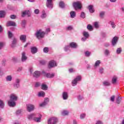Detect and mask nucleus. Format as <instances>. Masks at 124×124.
<instances>
[{
    "label": "nucleus",
    "instance_id": "680f3d73",
    "mask_svg": "<svg viewBox=\"0 0 124 124\" xmlns=\"http://www.w3.org/2000/svg\"><path fill=\"white\" fill-rule=\"evenodd\" d=\"M94 26L95 28H98V22H94Z\"/></svg>",
    "mask_w": 124,
    "mask_h": 124
},
{
    "label": "nucleus",
    "instance_id": "f704fd0d",
    "mask_svg": "<svg viewBox=\"0 0 124 124\" xmlns=\"http://www.w3.org/2000/svg\"><path fill=\"white\" fill-rule=\"evenodd\" d=\"M5 16V11H0V18H3Z\"/></svg>",
    "mask_w": 124,
    "mask_h": 124
},
{
    "label": "nucleus",
    "instance_id": "4be33fe9",
    "mask_svg": "<svg viewBox=\"0 0 124 124\" xmlns=\"http://www.w3.org/2000/svg\"><path fill=\"white\" fill-rule=\"evenodd\" d=\"M41 74V73L40 71H36L34 72L33 76V77H35V78H38L39 76H40V75Z\"/></svg>",
    "mask_w": 124,
    "mask_h": 124
},
{
    "label": "nucleus",
    "instance_id": "72a5a7b5",
    "mask_svg": "<svg viewBox=\"0 0 124 124\" xmlns=\"http://www.w3.org/2000/svg\"><path fill=\"white\" fill-rule=\"evenodd\" d=\"M6 80L7 81V82H9L10 81H12V76H7L6 77Z\"/></svg>",
    "mask_w": 124,
    "mask_h": 124
},
{
    "label": "nucleus",
    "instance_id": "2eb2a0df",
    "mask_svg": "<svg viewBox=\"0 0 124 124\" xmlns=\"http://www.w3.org/2000/svg\"><path fill=\"white\" fill-rule=\"evenodd\" d=\"M16 44H17V39L16 38H13V40L12 41V44L11 45V47H12V48H14L16 47Z\"/></svg>",
    "mask_w": 124,
    "mask_h": 124
},
{
    "label": "nucleus",
    "instance_id": "603ef678",
    "mask_svg": "<svg viewBox=\"0 0 124 124\" xmlns=\"http://www.w3.org/2000/svg\"><path fill=\"white\" fill-rule=\"evenodd\" d=\"M85 55L86 57H90V56H91V52H90L89 51H86L85 52Z\"/></svg>",
    "mask_w": 124,
    "mask_h": 124
},
{
    "label": "nucleus",
    "instance_id": "aec40b11",
    "mask_svg": "<svg viewBox=\"0 0 124 124\" xmlns=\"http://www.w3.org/2000/svg\"><path fill=\"white\" fill-rule=\"evenodd\" d=\"M20 40L23 43H25L27 41V35H21L20 36Z\"/></svg>",
    "mask_w": 124,
    "mask_h": 124
},
{
    "label": "nucleus",
    "instance_id": "393cba45",
    "mask_svg": "<svg viewBox=\"0 0 124 124\" xmlns=\"http://www.w3.org/2000/svg\"><path fill=\"white\" fill-rule=\"evenodd\" d=\"M36 114L35 113L28 114L27 116V118L28 119V120H30V121H31L32 119H34V117L35 116Z\"/></svg>",
    "mask_w": 124,
    "mask_h": 124
},
{
    "label": "nucleus",
    "instance_id": "a18cd8bd",
    "mask_svg": "<svg viewBox=\"0 0 124 124\" xmlns=\"http://www.w3.org/2000/svg\"><path fill=\"white\" fill-rule=\"evenodd\" d=\"M38 95L39 97L44 96V95H45V93H44V92H39Z\"/></svg>",
    "mask_w": 124,
    "mask_h": 124
},
{
    "label": "nucleus",
    "instance_id": "c756f323",
    "mask_svg": "<svg viewBox=\"0 0 124 124\" xmlns=\"http://www.w3.org/2000/svg\"><path fill=\"white\" fill-rule=\"evenodd\" d=\"M47 17V15H46V13H45V11H43L42 12V15L41 16V17L42 19H45Z\"/></svg>",
    "mask_w": 124,
    "mask_h": 124
},
{
    "label": "nucleus",
    "instance_id": "a878e982",
    "mask_svg": "<svg viewBox=\"0 0 124 124\" xmlns=\"http://www.w3.org/2000/svg\"><path fill=\"white\" fill-rule=\"evenodd\" d=\"M46 76L47 77V78H54V77H55V74L47 73L46 74Z\"/></svg>",
    "mask_w": 124,
    "mask_h": 124
},
{
    "label": "nucleus",
    "instance_id": "6e6552de",
    "mask_svg": "<svg viewBox=\"0 0 124 124\" xmlns=\"http://www.w3.org/2000/svg\"><path fill=\"white\" fill-rule=\"evenodd\" d=\"M118 37L117 36H115L113 37L111 40V45L113 47L116 46L117 45V43H118Z\"/></svg>",
    "mask_w": 124,
    "mask_h": 124
},
{
    "label": "nucleus",
    "instance_id": "c9c22d12",
    "mask_svg": "<svg viewBox=\"0 0 124 124\" xmlns=\"http://www.w3.org/2000/svg\"><path fill=\"white\" fill-rule=\"evenodd\" d=\"M106 12L105 11H101L99 13V16L100 18H104V16L105 15Z\"/></svg>",
    "mask_w": 124,
    "mask_h": 124
},
{
    "label": "nucleus",
    "instance_id": "4468645a",
    "mask_svg": "<svg viewBox=\"0 0 124 124\" xmlns=\"http://www.w3.org/2000/svg\"><path fill=\"white\" fill-rule=\"evenodd\" d=\"M7 27H16V23L14 21H9L7 23Z\"/></svg>",
    "mask_w": 124,
    "mask_h": 124
},
{
    "label": "nucleus",
    "instance_id": "0eeeda50",
    "mask_svg": "<svg viewBox=\"0 0 124 124\" xmlns=\"http://www.w3.org/2000/svg\"><path fill=\"white\" fill-rule=\"evenodd\" d=\"M53 0H46V6L47 8L49 9H52L53 8Z\"/></svg>",
    "mask_w": 124,
    "mask_h": 124
},
{
    "label": "nucleus",
    "instance_id": "6ab92c4d",
    "mask_svg": "<svg viewBox=\"0 0 124 124\" xmlns=\"http://www.w3.org/2000/svg\"><path fill=\"white\" fill-rule=\"evenodd\" d=\"M28 59V57L26 56V52H23L22 53L21 61L22 62H26Z\"/></svg>",
    "mask_w": 124,
    "mask_h": 124
},
{
    "label": "nucleus",
    "instance_id": "ddd939ff",
    "mask_svg": "<svg viewBox=\"0 0 124 124\" xmlns=\"http://www.w3.org/2000/svg\"><path fill=\"white\" fill-rule=\"evenodd\" d=\"M49 102V98H46L44 102L42 103L39 105L40 107H44V106H46V105H47L48 104V103Z\"/></svg>",
    "mask_w": 124,
    "mask_h": 124
},
{
    "label": "nucleus",
    "instance_id": "864d4df0",
    "mask_svg": "<svg viewBox=\"0 0 124 124\" xmlns=\"http://www.w3.org/2000/svg\"><path fill=\"white\" fill-rule=\"evenodd\" d=\"M10 18L11 19H16L17 18V16L15 15H11L10 16Z\"/></svg>",
    "mask_w": 124,
    "mask_h": 124
},
{
    "label": "nucleus",
    "instance_id": "69168bd1",
    "mask_svg": "<svg viewBox=\"0 0 124 124\" xmlns=\"http://www.w3.org/2000/svg\"><path fill=\"white\" fill-rule=\"evenodd\" d=\"M87 38H88L84 37H83L81 38V40H82V41H85L86 40H87Z\"/></svg>",
    "mask_w": 124,
    "mask_h": 124
},
{
    "label": "nucleus",
    "instance_id": "423d86ee",
    "mask_svg": "<svg viewBox=\"0 0 124 124\" xmlns=\"http://www.w3.org/2000/svg\"><path fill=\"white\" fill-rule=\"evenodd\" d=\"M34 105L31 104L26 105V109L28 112H32L34 110Z\"/></svg>",
    "mask_w": 124,
    "mask_h": 124
},
{
    "label": "nucleus",
    "instance_id": "de8ad7c7",
    "mask_svg": "<svg viewBox=\"0 0 124 124\" xmlns=\"http://www.w3.org/2000/svg\"><path fill=\"white\" fill-rule=\"evenodd\" d=\"M87 30L89 31H93V26L91 25L90 24H88L87 27Z\"/></svg>",
    "mask_w": 124,
    "mask_h": 124
},
{
    "label": "nucleus",
    "instance_id": "f8f14e48",
    "mask_svg": "<svg viewBox=\"0 0 124 124\" xmlns=\"http://www.w3.org/2000/svg\"><path fill=\"white\" fill-rule=\"evenodd\" d=\"M55 66H57V63L54 60L49 62L48 65L49 68H52V67H55Z\"/></svg>",
    "mask_w": 124,
    "mask_h": 124
},
{
    "label": "nucleus",
    "instance_id": "0e129e2a",
    "mask_svg": "<svg viewBox=\"0 0 124 124\" xmlns=\"http://www.w3.org/2000/svg\"><path fill=\"white\" fill-rule=\"evenodd\" d=\"M78 99L79 100H82V99H83V97L81 96V95H79L78 97Z\"/></svg>",
    "mask_w": 124,
    "mask_h": 124
},
{
    "label": "nucleus",
    "instance_id": "e2e57ef3",
    "mask_svg": "<svg viewBox=\"0 0 124 124\" xmlns=\"http://www.w3.org/2000/svg\"><path fill=\"white\" fill-rule=\"evenodd\" d=\"M22 111H21V110H18L16 111V115H20V114H21Z\"/></svg>",
    "mask_w": 124,
    "mask_h": 124
},
{
    "label": "nucleus",
    "instance_id": "49530a36",
    "mask_svg": "<svg viewBox=\"0 0 124 124\" xmlns=\"http://www.w3.org/2000/svg\"><path fill=\"white\" fill-rule=\"evenodd\" d=\"M70 48V46H65V47H64V51L67 52V51H68V50H69Z\"/></svg>",
    "mask_w": 124,
    "mask_h": 124
},
{
    "label": "nucleus",
    "instance_id": "4c0bfd02",
    "mask_svg": "<svg viewBox=\"0 0 124 124\" xmlns=\"http://www.w3.org/2000/svg\"><path fill=\"white\" fill-rule=\"evenodd\" d=\"M59 6L61 8H64V3L63 1H61L59 2Z\"/></svg>",
    "mask_w": 124,
    "mask_h": 124
},
{
    "label": "nucleus",
    "instance_id": "3c124183",
    "mask_svg": "<svg viewBox=\"0 0 124 124\" xmlns=\"http://www.w3.org/2000/svg\"><path fill=\"white\" fill-rule=\"evenodd\" d=\"M8 35L9 38H12V37L13 36V34L12 33L11 31H9Z\"/></svg>",
    "mask_w": 124,
    "mask_h": 124
},
{
    "label": "nucleus",
    "instance_id": "dca6fc26",
    "mask_svg": "<svg viewBox=\"0 0 124 124\" xmlns=\"http://www.w3.org/2000/svg\"><path fill=\"white\" fill-rule=\"evenodd\" d=\"M8 104L10 107H15L16 106V102L10 100L8 101Z\"/></svg>",
    "mask_w": 124,
    "mask_h": 124
},
{
    "label": "nucleus",
    "instance_id": "13d9d810",
    "mask_svg": "<svg viewBox=\"0 0 124 124\" xmlns=\"http://www.w3.org/2000/svg\"><path fill=\"white\" fill-rule=\"evenodd\" d=\"M86 117V114H81L80 116V119H84V118Z\"/></svg>",
    "mask_w": 124,
    "mask_h": 124
},
{
    "label": "nucleus",
    "instance_id": "f257e3e1",
    "mask_svg": "<svg viewBox=\"0 0 124 124\" xmlns=\"http://www.w3.org/2000/svg\"><path fill=\"white\" fill-rule=\"evenodd\" d=\"M45 35V32L42 31L41 29L37 30L35 33V36L37 37L38 39H40V38H43Z\"/></svg>",
    "mask_w": 124,
    "mask_h": 124
},
{
    "label": "nucleus",
    "instance_id": "774afa93",
    "mask_svg": "<svg viewBox=\"0 0 124 124\" xmlns=\"http://www.w3.org/2000/svg\"><path fill=\"white\" fill-rule=\"evenodd\" d=\"M95 124H102V122L101 121H97Z\"/></svg>",
    "mask_w": 124,
    "mask_h": 124
},
{
    "label": "nucleus",
    "instance_id": "338daca9",
    "mask_svg": "<svg viewBox=\"0 0 124 124\" xmlns=\"http://www.w3.org/2000/svg\"><path fill=\"white\" fill-rule=\"evenodd\" d=\"M13 62H17V58L13 57Z\"/></svg>",
    "mask_w": 124,
    "mask_h": 124
},
{
    "label": "nucleus",
    "instance_id": "f3484780",
    "mask_svg": "<svg viewBox=\"0 0 124 124\" xmlns=\"http://www.w3.org/2000/svg\"><path fill=\"white\" fill-rule=\"evenodd\" d=\"M37 51H38V49H37V47L35 46H31V54H36V53H37Z\"/></svg>",
    "mask_w": 124,
    "mask_h": 124
},
{
    "label": "nucleus",
    "instance_id": "37998d69",
    "mask_svg": "<svg viewBox=\"0 0 124 124\" xmlns=\"http://www.w3.org/2000/svg\"><path fill=\"white\" fill-rule=\"evenodd\" d=\"M80 17L82 19H85L86 18V14H85V12H82L80 14Z\"/></svg>",
    "mask_w": 124,
    "mask_h": 124
},
{
    "label": "nucleus",
    "instance_id": "412c9836",
    "mask_svg": "<svg viewBox=\"0 0 124 124\" xmlns=\"http://www.w3.org/2000/svg\"><path fill=\"white\" fill-rule=\"evenodd\" d=\"M118 80V77L116 76H114L112 77V80H111V83L113 85H116L117 84V81Z\"/></svg>",
    "mask_w": 124,
    "mask_h": 124
},
{
    "label": "nucleus",
    "instance_id": "5fc2aeb1",
    "mask_svg": "<svg viewBox=\"0 0 124 124\" xmlns=\"http://www.w3.org/2000/svg\"><path fill=\"white\" fill-rule=\"evenodd\" d=\"M104 46L106 47V48H108L109 46H110V43H106L104 44Z\"/></svg>",
    "mask_w": 124,
    "mask_h": 124
},
{
    "label": "nucleus",
    "instance_id": "9d476101",
    "mask_svg": "<svg viewBox=\"0 0 124 124\" xmlns=\"http://www.w3.org/2000/svg\"><path fill=\"white\" fill-rule=\"evenodd\" d=\"M18 99V96L15 94H11L10 96V100L12 101H17Z\"/></svg>",
    "mask_w": 124,
    "mask_h": 124
},
{
    "label": "nucleus",
    "instance_id": "cd10ccee",
    "mask_svg": "<svg viewBox=\"0 0 124 124\" xmlns=\"http://www.w3.org/2000/svg\"><path fill=\"white\" fill-rule=\"evenodd\" d=\"M100 63H101V61H100V60H98V61H96V62H95V64L94 65V67L95 68H96V67H97V66H99V65L100 64Z\"/></svg>",
    "mask_w": 124,
    "mask_h": 124
},
{
    "label": "nucleus",
    "instance_id": "1a4fd4ad",
    "mask_svg": "<svg viewBox=\"0 0 124 124\" xmlns=\"http://www.w3.org/2000/svg\"><path fill=\"white\" fill-rule=\"evenodd\" d=\"M27 15V17H31V13L29 10H26L22 12V17H25Z\"/></svg>",
    "mask_w": 124,
    "mask_h": 124
},
{
    "label": "nucleus",
    "instance_id": "20e7f679",
    "mask_svg": "<svg viewBox=\"0 0 124 124\" xmlns=\"http://www.w3.org/2000/svg\"><path fill=\"white\" fill-rule=\"evenodd\" d=\"M42 116L39 113H37L35 114V117L33 118V121L36 122V123H40L41 122V118Z\"/></svg>",
    "mask_w": 124,
    "mask_h": 124
},
{
    "label": "nucleus",
    "instance_id": "473e14b6",
    "mask_svg": "<svg viewBox=\"0 0 124 124\" xmlns=\"http://www.w3.org/2000/svg\"><path fill=\"white\" fill-rule=\"evenodd\" d=\"M108 24L111 26L112 29H115L116 28V24L114 21H109Z\"/></svg>",
    "mask_w": 124,
    "mask_h": 124
},
{
    "label": "nucleus",
    "instance_id": "9b49d317",
    "mask_svg": "<svg viewBox=\"0 0 124 124\" xmlns=\"http://www.w3.org/2000/svg\"><path fill=\"white\" fill-rule=\"evenodd\" d=\"M14 87L15 89H18L20 88V79L16 78L15 82L14 84Z\"/></svg>",
    "mask_w": 124,
    "mask_h": 124
},
{
    "label": "nucleus",
    "instance_id": "c85d7f7f",
    "mask_svg": "<svg viewBox=\"0 0 124 124\" xmlns=\"http://www.w3.org/2000/svg\"><path fill=\"white\" fill-rule=\"evenodd\" d=\"M41 88L42 90H43L44 91H47V90H48V86L45 84H42Z\"/></svg>",
    "mask_w": 124,
    "mask_h": 124
},
{
    "label": "nucleus",
    "instance_id": "c03bdc74",
    "mask_svg": "<svg viewBox=\"0 0 124 124\" xmlns=\"http://www.w3.org/2000/svg\"><path fill=\"white\" fill-rule=\"evenodd\" d=\"M122 53V48L121 47L118 48L116 50V53L119 55Z\"/></svg>",
    "mask_w": 124,
    "mask_h": 124
},
{
    "label": "nucleus",
    "instance_id": "4d7b16f0",
    "mask_svg": "<svg viewBox=\"0 0 124 124\" xmlns=\"http://www.w3.org/2000/svg\"><path fill=\"white\" fill-rule=\"evenodd\" d=\"M27 23V21L25 20H22V26H23V27H25V25H26V24Z\"/></svg>",
    "mask_w": 124,
    "mask_h": 124
},
{
    "label": "nucleus",
    "instance_id": "58836bf2",
    "mask_svg": "<svg viewBox=\"0 0 124 124\" xmlns=\"http://www.w3.org/2000/svg\"><path fill=\"white\" fill-rule=\"evenodd\" d=\"M0 108L3 109L4 108V103L1 100H0Z\"/></svg>",
    "mask_w": 124,
    "mask_h": 124
},
{
    "label": "nucleus",
    "instance_id": "e433bc0d",
    "mask_svg": "<svg viewBox=\"0 0 124 124\" xmlns=\"http://www.w3.org/2000/svg\"><path fill=\"white\" fill-rule=\"evenodd\" d=\"M83 35L84 37L88 38L90 36V34H89V32L87 31H83Z\"/></svg>",
    "mask_w": 124,
    "mask_h": 124
},
{
    "label": "nucleus",
    "instance_id": "7ed1b4c3",
    "mask_svg": "<svg viewBox=\"0 0 124 124\" xmlns=\"http://www.w3.org/2000/svg\"><path fill=\"white\" fill-rule=\"evenodd\" d=\"M82 80V77L81 76H77L72 81V86L74 87L75 86H76L77 85V83L78 82L81 81Z\"/></svg>",
    "mask_w": 124,
    "mask_h": 124
},
{
    "label": "nucleus",
    "instance_id": "2f4dec72",
    "mask_svg": "<svg viewBox=\"0 0 124 124\" xmlns=\"http://www.w3.org/2000/svg\"><path fill=\"white\" fill-rule=\"evenodd\" d=\"M103 86L105 87H108L110 86V84L108 81L106 80L103 82Z\"/></svg>",
    "mask_w": 124,
    "mask_h": 124
},
{
    "label": "nucleus",
    "instance_id": "f03ea898",
    "mask_svg": "<svg viewBox=\"0 0 124 124\" xmlns=\"http://www.w3.org/2000/svg\"><path fill=\"white\" fill-rule=\"evenodd\" d=\"M72 6L75 10H77V9H82V3L79 1L74 2L72 3Z\"/></svg>",
    "mask_w": 124,
    "mask_h": 124
},
{
    "label": "nucleus",
    "instance_id": "6e6d98bb",
    "mask_svg": "<svg viewBox=\"0 0 124 124\" xmlns=\"http://www.w3.org/2000/svg\"><path fill=\"white\" fill-rule=\"evenodd\" d=\"M110 101L114 102V101H115V96L113 95L111 97H110Z\"/></svg>",
    "mask_w": 124,
    "mask_h": 124
},
{
    "label": "nucleus",
    "instance_id": "8fccbe9b",
    "mask_svg": "<svg viewBox=\"0 0 124 124\" xmlns=\"http://www.w3.org/2000/svg\"><path fill=\"white\" fill-rule=\"evenodd\" d=\"M43 52L44 53H48V52H49V48H48L47 47H45L43 49Z\"/></svg>",
    "mask_w": 124,
    "mask_h": 124
},
{
    "label": "nucleus",
    "instance_id": "a211bd4d",
    "mask_svg": "<svg viewBox=\"0 0 124 124\" xmlns=\"http://www.w3.org/2000/svg\"><path fill=\"white\" fill-rule=\"evenodd\" d=\"M62 97L63 100H66L68 98V93L66 92H64L62 93Z\"/></svg>",
    "mask_w": 124,
    "mask_h": 124
},
{
    "label": "nucleus",
    "instance_id": "5701e85b",
    "mask_svg": "<svg viewBox=\"0 0 124 124\" xmlns=\"http://www.w3.org/2000/svg\"><path fill=\"white\" fill-rule=\"evenodd\" d=\"M88 9H89L90 13H93L94 12V8H93V5H90L88 7Z\"/></svg>",
    "mask_w": 124,
    "mask_h": 124
},
{
    "label": "nucleus",
    "instance_id": "a19ab883",
    "mask_svg": "<svg viewBox=\"0 0 124 124\" xmlns=\"http://www.w3.org/2000/svg\"><path fill=\"white\" fill-rule=\"evenodd\" d=\"M62 116H67L68 115V111L67 110H63L62 112Z\"/></svg>",
    "mask_w": 124,
    "mask_h": 124
},
{
    "label": "nucleus",
    "instance_id": "ea45409f",
    "mask_svg": "<svg viewBox=\"0 0 124 124\" xmlns=\"http://www.w3.org/2000/svg\"><path fill=\"white\" fill-rule=\"evenodd\" d=\"M99 72L100 74H103V73H104V68L102 67H100L99 68Z\"/></svg>",
    "mask_w": 124,
    "mask_h": 124
},
{
    "label": "nucleus",
    "instance_id": "b1692460",
    "mask_svg": "<svg viewBox=\"0 0 124 124\" xmlns=\"http://www.w3.org/2000/svg\"><path fill=\"white\" fill-rule=\"evenodd\" d=\"M70 48L71 47V48H73L74 49H76V48H77L78 47V45L77 44H76L75 42H72L70 43Z\"/></svg>",
    "mask_w": 124,
    "mask_h": 124
},
{
    "label": "nucleus",
    "instance_id": "7c9ffc66",
    "mask_svg": "<svg viewBox=\"0 0 124 124\" xmlns=\"http://www.w3.org/2000/svg\"><path fill=\"white\" fill-rule=\"evenodd\" d=\"M104 54L105 56H109L110 55V50L108 49H105L104 51Z\"/></svg>",
    "mask_w": 124,
    "mask_h": 124
},
{
    "label": "nucleus",
    "instance_id": "052dcab7",
    "mask_svg": "<svg viewBox=\"0 0 124 124\" xmlns=\"http://www.w3.org/2000/svg\"><path fill=\"white\" fill-rule=\"evenodd\" d=\"M35 14H39V10L38 9H36L34 10Z\"/></svg>",
    "mask_w": 124,
    "mask_h": 124
},
{
    "label": "nucleus",
    "instance_id": "bf43d9fd",
    "mask_svg": "<svg viewBox=\"0 0 124 124\" xmlns=\"http://www.w3.org/2000/svg\"><path fill=\"white\" fill-rule=\"evenodd\" d=\"M40 86V82H36L35 84V88H38Z\"/></svg>",
    "mask_w": 124,
    "mask_h": 124
},
{
    "label": "nucleus",
    "instance_id": "bb28decb",
    "mask_svg": "<svg viewBox=\"0 0 124 124\" xmlns=\"http://www.w3.org/2000/svg\"><path fill=\"white\" fill-rule=\"evenodd\" d=\"M70 15L71 18H75V17H76V12H75V11H71L70 12Z\"/></svg>",
    "mask_w": 124,
    "mask_h": 124
},
{
    "label": "nucleus",
    "instance_id": "39448f33",
    "mask_svg": "<svg viewBox=\"0 0 124 124\" xmlns=\"http://www.w3.org/2000/svg\"><path fill=\"white\" fill-rule=\"evenodd\" d=\"M58 123V118L56 117H52L48 119L47 121L48 124H56Z\"/></svg>",
    "mask_w": 124,
    "mask_h": 124
},
{
    "label": "nucleus",
    "instance_id": "09e8293b",
    "mask_svg": "<svg viewBox=\"0 0 124 124\" xmlns=\"http://www.w3.org/2000/svg\"><path fill=\"white\" fill-rule=\"evenodd\" d=\"M5 45V44L3 42H0V50H1L3 47H4V46Z\"/></svg>",
    "mask_w": 124,
    "mask_h": 124
},
{
    "label": "nucleus",
    "instance_id": "79ce46f5",
    "mask_svg": "<svg viewBox=\"0 0 124 124\" xmlns=\"http://www.w3.org/2000/svg\"><path fill=\"white\" fill-rule=\"evenodd\" d=\"M122 101V98L120 97V96H118V98L116 99V103L117 104H120Z\"/></svg>",
    "mask_w": 124,
    "mask_h": 124
}]
</instances>
